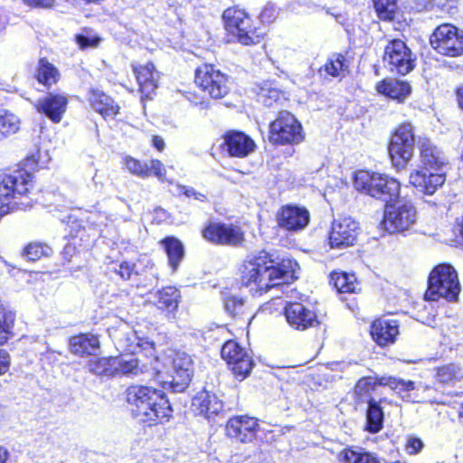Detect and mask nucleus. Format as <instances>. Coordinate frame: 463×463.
Listing matches in <instances>:
<instances>
[{"label":"nucleus","mask_w":463,"mask_h":463,"mask_svg":"<svg viewBox=\"0 0 463 463\" xmlns=\"http://www.w3.org/2000/svg\"><path fill=\"white\" fill-rule=\"evenodd\" d=\"M296 262L290 260L280 265H275L273 260L266 251L249 256L240 268L241 281L249 288L251 295H262L269 289L284 285L288 279L293 278Z\"/></svg>","instance_id":"f257e3e1"},{"label":"nucleus","mask_w":463,"mask_h":463,"mask_svg":"<svg viewBox=\"0 0 463 463\" xmlns=\"http://www.w3.org/2000/svg\"><path fill=\"white\" fill-rule=\"evenodd\" d=\"M126 401L133 416L140 421L152 423L172 416V407L162 390L131 385L126 391Z\"/></svg>","instance_id":"f03ea898"},{"label":"nucleus","mask_w":463,"mask_h":463,"mask_svg":"<svg viewBox=\"0 0 463 463\" xmlns=\"http://www.w3.org/2000/svg\"><path fill=\"white\" fill-rule=\"evenodd\" d=\"M386 385L396 392L403 401L409 402H421L425 401L424 397L419 394V392L428 390L427 387L416 385L412 381H405L395 377H382L379 381L373 377H364L360 379L354 387V395L359 402L369 403L374 401L372 398L373 392L378 386Z\"/></svg>","instance_id":"7ed1b4c3"},{"label":"nucleus","mask_w":463,"mask_h":463,"mask_svg":"<svg viewBox=\"0 0 463 463\" xmlns=\"http://www.w3.org/2000/svg\"><path fill=\"white\" fill-rule=\"evenodd\" d=\"M192 359L184 352L170 351L163 357V369L155 367L164 385L175 392L184 391L192 378Z\"/></svg>","instance_id":"20e7f679"},{"label":"nucleus","mask_w":463,"mask_h":463,"mask_svg":"<svg viewBox=\"0 0 463 463\" xmlns=\"http://www.w3.org/2000/svg\"><path fill=\"white\" fill-rule=\"evenodd\" d=\"M354 186L356 190L390 203L400 194L398 180L385 174L361 170L355 173Z\"/></svg>","instance_id":"39448f33"},{"label":"nucleus","mask_w":463,"mask_h":463,"mask_svg":"<svg viewBox=\"0 0 463 463\" xmlns=\"http://www.w3.org/2000/svg\"><path fill=\"white\" fill-rule=\"evenodd\" d=\"M429 287L426 297L430 300L439 298L448 301H456L460 292L458 272L450 264L443 263L436 266L430 274Z\"/></svg>","instance_id":"423d86ee"},{"label":"nucleus","mask_w":463,"mask_h":463,"mask_svg":"<svg viewBox=\"0 0 463 463\" xmlns=\"http://www.w3.org/2000/svg\"><path fill=\"white\" fill-rule=\"evenodd\" d=\"M415 136L411 124L400 125L392 136L388 153L392 165L398 169H403L411 160L414 153Z\"/></svg>","instance_id":"0eeeda50"},{"label":"nucleus","mask_w":463,"mask_h":463,"mask_svg":"<svg viewBox=\"0 0 463 463\" xmlns=\"http://www.w3.org/2000/svg\"><path fill=\"white\" fill-rule=\"evenodd\" d=\"M417 221V211L411 201L398 200L387 203L382 225L390 233L410 230Z\"/></svg>","instance_id":"6e6552de"},{"label":"nucleus","mask_w":463,"mask_h":463,"mask_svg":"<svg viewBox=\"0 0 463 463\" xmlns=\"http://www.w3.org/2000/svg\"><path fill=\"white\" fill-rule=\"evenodd\" d=\"M227 32L244 45L256 44L260 42L264 32L251 27L250 18L241 10L227 9L223 13Z\"/></svg>","instance_id":"1a4fd4ad"},{"label":"nucleus","mask_w":463,"mask_h":463,"mask_svg":"<svg viewBox=\"0 0 463 463\" xmlns=\"http://www.w3.org/2000/svg\"><path fill=\"white\" fill-rule=\"evenodd\" d=\"M32 175L25 171H17L12 175H0V203L9 208V204L24 209L27 203L16 201L24 195L32 186Z\"/></svg>","instance_id":"9d476101"},{"label":"nucleus","mask_w":463,"mask_h":463,"mask_svg":"<svg viewBox=\"0 0 463 463\" xmlns=\"http://www.w3.org/2000/svg\"><path fill=\"white\" fill-rule=\"evenodd\" d=\"M194 81L213 99H222L230 91L228 75L209 63H204L196 69Z\"/></svg>","instance_id":"9b49d317"},{"label":"nucleus","mask_w":463,"mask_h":463,"mask_svg":"<svg viewBox=\"0 0 463 463\" xmlns=\"http://www.w3.org/2000/svg\"><path fill=\"white\" fill-rule=\"evenodd\" d=\"M430 43L439 54L460 56L463 54V31L450 24H441L430 35Z\"/></svg>","instance_id":"f8f14e48"},{"label":"nucleus","mask_w":463,"mask_h":463,"mask_svg":"<svg viewBox=\"0 0 463 463\" xmlns=\"http://www.w3.org/2000/svg\"><path fill=\"white\" fill-rule=\"evenodd\" d=\"M304 139L301 124L288 111L279 113L269 125V140L272 143L287 145L298 144Z\"/></svg>","instance_id":"ddd939ff"},{"label":"nucleus","mask_w":463,"mask_h":463,"mask_svg":"<svg viewBox=\"0 0 463 463\" xmlns=\"http://www.w3.org/2000/svg\"><path fill=\"white\" fill-rule=\"evenodd\" d=\"M383 61L391 71L402 75L409 73L414 68L412 53L402 40H393L386 45Z\"/></svg>","instance_id":"4468645a"},{"label":"nucleus","mask_w":463,"mask_h":463,"mask_svg":"<svg viewBox=\"0 0 463 463\" xmlns=\"http://www.w3.org/2000/svg\"><path fill=\"white\" fill-rule=\"evenodd\" d=\"M202 234L206 241L215 244L237 247L244 241L243 232L233 224L211 222L203 230Z\"/></svg>","instance_id":"2eb2a0df"},{"label":"nucleus","mask_w":463,"mask_h":463,"mask_svg":"<svg viewBox=\"0 0 463 463\" xmlns=\"http://www.w3.org/2000/svg\"><path fill=\"white\" fill-rule=\"evenodd\" d=\"M222 357L236 377L244 379L251 371L253 362L249 353L235 341H227L222 348Z\"/></svg>","instance_id":"dca6fc26"},{"label":"nucleus","mask_w":463,"mask_h":463,"mask_svg":"<svg viewBox=\"0 0 463 463\" xmlns=\"http://www.w3.org/2000/svg\"><path fill=\"white\" fill-rule=\"evenodd\" d=\"M360 225L350 216L335 220L329 235V244L333 249L352 246L357 240Z\"/></svg>","instance_id":"f3484780"},{"label":"nucleus","mask_w":463,"mask_h":463,"mask_svg":"<svg viewBox=\"0 0 463 463\" xmlns=\"http://www.w3.org/2000/svg\"><path fill=\"white\" fill-rule=\"evenodd\" d=\"M310 221L307 209L295 204L282 206L277 213L278 225L288 232L304 230Z\"/></svg>","instance_id":"a211bd4d"},{"label":"nucleus","mask_w":463,"mask_h":463,"mask_svg":"<svg viewBox=\"0 0 463 463\" xmlns=\"http://www.w3.org/2000/svg\"><path fill=\"white\" fill-rule=\"evenodd\" d=\"M446 180L444 171H434L426 168L413 170L410 175V184L420 193L432 195Z\"/></svg>","instance_id":"6ab92c4d"},{"label":"nucleus","mask_w":463,"mask_h":463,"mask_svg":"<svg viewBox=\"0 0 463 463\" xmlns=\"http://www.w3.org/2000/svg\"><path fill=\"white\" fill-rule=\"evenodd\" d=\"M288 324L296 330H306L318 324L316 313L298 302L288 303L284 307Z\"/></svg>","instance_id":"aec40b11"},{"label":"nucleus","mask_w":463,"mask_h":463,"mask_svg":"<svg viewBox=\"0 0 463 463\" xmlns=\"http://www.w3.org/2000/svg\"><path fill=\"white\" fill-rule=\"evenodd\" d=\"M68 99L61 94L49 93L37 100L35 108L38 112L44 114L52 122L58 123L61 120L66 111Z\"/></svg>","instance_id":"412c9836"},{"label":"nucleus","mask_w":463,"mask_h":463,"mask_svg":"<svg viewBox=\"0 0 463 463\" xmlns=\"http://www.w3.org/2000/svg\"><path fill=\"white\" fill-rule=\"evenodd\" d=\"M258 426L256 419L239 416L229 420L226 424V432L230 437L241 442H247L253 439Z\"/></svg>","instance_id":"4be33fe9"},{"label":"nucleus","mask_w":463,"mask_h":463,"mask_svg":"<svg viewBox=\"0 0 463 463\" xmlns=\"http://www.w3.org/2000/svg\"><path fill=\"white\" fill-rule=\"evenodd\" d=\"M133 71L136 75L137 81L139 85V91L142 99H151L157 88L158 72L155 65L151 62L146 64L132 65Z\"/></svg>","instance_id":"5701e85b"},{"label":"nucleus","mask_w":463,"mask_h":463,"mask_svg":"<svg viewBox=\"0 0 463 463\" xmlns=\"http://www.w3.org/2000/svg\"><path fill=\"white\" fill-rule=\"evenodd\" d=\"M419 149L422 168L434 171H444L443 166L446 164V157L443 152L431 143L429 138L420 137Z\"/></svg>","instance_id":"b1692460"},{"label":"nucleus","mask_w":463,"mask_h":463,"mask_svg":"<svg viewBox=\"0 0 463 463\" xmlns=\"http://www.w3.org/2000/svg\"><path fill=\"white\" fill-rule=\"evenodd\" d=\"M224 146L227 153L234 157H246L256 147L254 141L247 135L239 131H230L224 136Z\"/></svg>","instance_id":"393cba45"},{"label":"nucleus","mask_w":463,"mask_h":463,"mask_svg":"<svg viewBox=\"0 0 463 463\" xmlns=\"http://www.w3.org/2000/svg\"><path fill=\"white\" fill-rule=\"evenodd\" d=\"M192 407L195 413L210 419L222 411L223 404L215 393L202 391L194 397Z\"/></svg>","instance_id":"a878e982"},{"label":"nucleus","mask_w":463,"mask_h":463,"mask_svg":"<svg viewBox=\"0 0 463 463\" xmlns=\"http://www.w3.org/2000/svg\"><path fill=\"white\" fill-rule=\"evenodd\" d=\"M399 325L394 319L380 318L371 326V335L373 340L381 346L393 344L399 334Z\"/></svg>","instance_id":"bb28decb"},{"label":"nucleus","mask_w":463,"mask_h":463,"mask_svg":"<svg viewBox=\"0 0 463 463\" xmlns=\"http://www.w3.org/2000/svg\"><path fill=\"white\" fill-rule=\"evenodd\" d=\"M376 90L379 94L403 102L411 94L409 83L395 79H385L376 84Z\"/></svg>","instance_id":"cd10ccee"},{"label":"nucleus","mask_w":463,"mask_h":463,"mask_svg":"<svg viewBox=\"0 0 463 463\" xmlns=\"http://www.w3.org/2000/svg\"><path fill=\"white\" fill-rule=\"evenodd\" d=\"M180 298V291L170 286L155 292L152 302L159 310L172 314L177 309Z\"/></svg>","instance_id":"c85d7f7f"},{"label":"nucleus","mask_w":463,"mask_h":463,"mask_svg":"<svg viewBox=\"0 0 463 463\" xmlns=\"http://www.w3.org/2000/svg\"><path fill=\"white\" fill-rule=\"evenodd\" d=\"M69 346L71 353L75 355H92L99 348V340L95 335L80 334L70 338Z\"/></svg>","instance_id":"c756f323"},{"label":"nucleus","mask_w":463,"mask_h":463,"mask_svg":"<svg viewBox=\"0 0 463 463\" xmlns=\"http://www.w3.org/2000/svg\"><path fill=\"white\" fill-rule=\"evenodd\" d=\"M88 99L92 109L104 118H112L118 112V106L101 90H91Z\"/></svg>","instance_id":"7c9ffc66"},{"label":"nucleus","mask_w":463,"mask_h":463,"mask_svg":"<svg viewBox=\"0 0 463 463\" xmlns=\"http://www.w3.org/2000/svg\"><path fill=\"white\" fill-rule=\"evenodd\" d=\"M118 345L122 351L130 354H136L141 350L152 352L155 349L153 342L141 338L137 332L132 330L123 335L118 341Z\"/></svg>","instance_id":"2f4dec72"},{"label":"nucleus","mask_w":463,"mask_h":463,"mask_svg":"<svg viewBox=\"0 0 463 463\" xmlns=\"http://www.w3.org/2000/svg\"><path fill=\"white\" fill-rule=\"evenodd\" d=\"M112 366L115 375H138L143 373L138 360L133 356H113Z\"/></svg>","instance_id":"473e14b6"},{"label":"nucleus","mask_w":463,"mask_h":463,"mask_svg":"<svg viewBox=\"0 0 463 463\" xmlns=\"http://www.w3.org/2000/svg\"><path fill=\"white\" fill-rule=\"evenodd\" d=\"M331 281L335 289L340 293H354L359 289V284L354 274L334 272L331 275Z\"/></svg>","instance_id":"72a5a7b5"},{"label":"nucleus","mask_w":463,"mask_h":463,"mask_svg":"<svg viewBox=\"0 0 463 463\" xmlns=\"http://www.w3.org/2000/svg\"><path fill=\"white\" fill-rule=\"evenodd\" d=\"M383 412L379 402L370 401L366 411V430L372 433L380 431L383 428Z\"/></svg>","instance_id":"f704fd0d"},{"label":"nucleus","mask_w":463,"mask_h":463,"mask_svg":"<svg viewBox=\"0 0 463 463\" xmlns=\"http://www.w3.org/2000/svg\"><path fill=\"white\" fill-rule=\"evenodd\" d=\"M60 77L58 70L45 58L40 59L37 69V80L45 86L55 84Z\"/></svg>","instance_id":"c9c22d12"},{"label":"nucleus","mask_w":463,"mask_h":463,"mask_svg":"<svg viewBox=\"0 0 463 463\" xmlns=\"http://www.w3.org/2000/svg\"><path fill=\"white\" fill-rule=\"evenodd\" d=\"M163 242L168 256L169 265L173 271H175L184 258L183 244L175 238H167Z\"/></svg>","instance_id":"e433bc0d"},{"label":"nucleus","mask_w":463,"mask_h":463,"mask_svg":"<svg viewBox=\"0 0 463 463\" xmlns=\"http://www.w3.org/2000/svg\"><path fill=\"white\" fill-rule=\"evenodd\" d=\"M19 118L8 110H0V139L16 133L20 128Z\"/></svg>","instance_id":"4c0bfd02"},{"label":"nucleus","mask_w":463,"mask_h":463,"mask_svg":"<svg viewBox=\"0 0 463 463\" xmlns=\"http://www.w3.org/2000/svg\"><path fill=\"white\" fill-rule=\"evenodd\" d=\"M347 70L345 58L342 54H333L328 58L321 71L332 77H344Z\"/></svg>","instance_id":"58836bf2"},{"label":"nucleus","mask_w":463,"mask_h":463,"mask_svg":"<svg viewBox=\"0 0 463 463\" xmlns=\"http://www.w3.org/2000/svg\"><path fill=\"white\" fill-rule=\"evenodd\" d=\"M340 458L343 463H381L380 460L371 453L351 449H344L340 453Z\"/></svg>","instance_id":"ea45409f"},{"label":"nucleus","mask_w":463,"mask_h":463,"mask_svg":"<svg viewBox=\"0 0 463 463\" xmlns=\"http://www.w3.org/2000/svg\"><path fill=\"white\" fill-rule=\"evenodd\" d=\"M463 378V370L455 364H449L437 369L436 379L441 383H453Z\"/></svg>","instance_id":"a19ab883"},{"label":"nucleus","mask_w":463,"mask_h":463,"mask_svg":"<svg viewBox=\"0 0 463 463\" xmlns=\"http://www.w3.org/2000/svg\"><path fill=\"white\" fill-rule=\"evenodd\" d=\"M14 314L0 306V345L13 335Z\"/></svg>","instance_id":"79ce46f5"},{"label":"nucleus","mask_w":463,"mask_h":463,"mask_svg":"<svg viewBox=\"0 0 463 463\" xmlns=\"http://www.w3.org/2000/svg\"><path fill=\"white\" fill-rule=\"evenodd\" d=\"M113 356L95 358L89 361L88 367L90 372L97 375H115V369L112 366Z\"/></svg>","instance_id":"37998d69"},{"label":"nucleus","mask_w":463,"mask_h":463,"mask_svg":"<svg viewBox=\"0 0 463 463\" xmlns=\"http://www.w3.org/2000/svg\"><path fill=\"white\" fill-rule=\"evenodd\" d=\"M122 164L124 167L132 175L141 178H147L149 176L148 164L142 162L130 156H124L122 157Z\"/></svg>","instance_id":"c03bdc74"},{"label":"nucleus","mask_w":463,"mask_h":463,"mask_svg":"<svg viewBox=\"0 0 463 463\" xmlns=\"http://www.w3.org/2000/svg\"><path fill=\"white\" fill-rule=\"evenodd\" d=\"M378 16L383 20H392L396 11V0H373Z\"/></svg>","instance_id":"a18cd8bd"},{"label":"nucleus","mask_w":463,"mask_h":463,"mask_svg":"<svg viewBox=\"0 0 463 463\" xmlns=\"http://www.w3.org/2000/svg\"><path fill=\"white\" fill-rule=\"evenodd\" d=\"M52 249L45 244L33 242L30 243L24 251L25 257L32 261L40 260L42 257L49 256Z\"/></svg>","instance_id":"49530a36"},{"label":"nucleus","mask_w":463,"mask_h":463,"mask_svg":"<svg viewBox=\"0 0 463 463\" xmlns=\"http://www.w3.org/2000/svg\"><path fill=\"white\" fill-rule=\"evenodd\" d=\"M224 308L232 317L244 313V300L235 296L227 297L224 300Z\"/></svg>","instance_id":"de8ad7c7"},{"label":"nucleus","mask_w":463,"mask_h":463,"mask_svg":"<svg viewBox=\"0 0 463 463\" xmlns=\"http://www.w3.org/2000/svg\"><path fill=\"white\" fill-rule=\"evenodd\" d=\"M77 44L80 49L97 47L100 42V38L90 33L76 35Z\"/></svg>","instance_id":"09e8293b"},{"label":"nucleus","mask_w":463,"mask_h":463,"mask_svg":"<svg viewBox=\"0 0 463 463\" xmlns=\"http://www.w3.org/2000/svg\"><path fill=\"white\" fill-rule=\"evenodd\" d=\"M149 175H154L160 182H166V169L164 164L157 160L152 159L148 164Z\"/></svg>","instance_id":"8fccbe9b"},{"label":"nucleus","mask_w":463,"mask_h":463,"mask_svg":"<svg viewBox=\"0 0 463 463\" xmlns=\"http://www.w3.org/2000/svg\"><path fill=\"white\" fill-rule=\"evenodd\" d=\"M278 14L279 11L277 7L272 4H268L260 13V18L262 23L269 24L277 18Z\"/></svg>","instance_id":"3c124183"},{"label":"nucleus","mask_w":463,"mask_h":463,"mask_svg":"<svg viewBox=\"0 0 463 463\" xmlns=\"http://www.w3.org/2000/svg\"><path fill=\"white\" fill-rule=\"evenodd\" d=\"M279 97L280 92L277 90H269L268 91L263 90L260 95V98L262 99V101L266 106H271L272 100L277 101Z\"/></svg>","instance_id":"603ef678"},{"label":"nucleus","mask_w":463,"mask_h":463,"mask_svg":"<svg viewBox=\"0 0 463 463\" xmlns=\"http://www.w3.org/2000/svg\"><path fill=\"white\" fill-rule=\"evenodd\" d=\"M178 189L187 197H194L195 200L200 202H204L207 200L206 194L197 192L192 187L179 186Z\"/></svg>","instance_id":"864d4df0"},{"label":"nucleus","mask_w":463,"mask_h":463,"mask_svg":"<svg viewBox=\"0 0 463 463\" xmlns=\"http://www.w3.org/2000/svg\"><path fill=\"white\" fill-rule=\"evenodd\" d=\"M423 447V443L420 439L410 438L406 445V450L409 454L419 452Z\"/></svg>","instance_id":"5fc2aeb1"},{"label":"nucleus","mask_w":463,"mask_h":463,"mask_svg":"<svg viewBox=\"0 0 463 463\" xmlns=\"http://www.w3.org/2000/svg\"><path fill=\"white\" fill-rule=\"evenodd\" d=\"M57 0H23V2L30 6L50 8Z\"/></svg>","instance_id":"6e6d98bb"},{"label":"nucleus","mask_w":463,"mask_h":463,"mask_svg":"<svg viewBox=\"0 0 463 463\" xmlns=\"http://www.w3.org/2000/svg\"><path fill=\"white\" fill-rule=\"evenodd\" d=\"M134 266L129 262H122L119 266L118 273L124 279H129L133 272Z\"/></svg>","instance_id":"4d7b16f0"},{"label":"nucleus","mask_w":463,"mask_h":463,"mask_svg":"<svg viewBox=\"0 0 463 463\" xmlns=\"http://www.w3.org/2000/svg\"><path fill=\"white\" fill-rule=\"evenodd\" d=\"M10 365V358L7 352L0 350V375L5 373Z\"/></svg>","instance_id":"13d9d810"},{"label":"nucleus","mask_w":463,"mask_h":463,"mask_svg":"<svg viewBox=\"0 0 463 463\" xmlns=\"http://www.w3.org/2000/svg\"><path fill=\"white\" fill-rule=\"evenodd\" d=\"M153 146L158 150L163 151L165 148V141L164 139L159 136H154L152 138Z\"/></svg>","instance_id":"bf43d9fd"},{"label":"nucleus","mask_w":463,"mask_h":463,"mask_svg":"<svg viewBox=\"0 0 463 463\" xmlns=\"http://www.w3.org/2000/svg\"><path fill=\"white\" fill-rule=\"evenodd\" d=\"M9 458V452L8 450L0 446V463H7V460Z\"/></svg>","instance_id":"052dcab7"},{"label":"nucleus","mask_w":463,"mask_h":463,"mask_svg":"<svg viewBox=\"0 0 463 463\" xmlns=\"http://www.w3.org/2000/svg\"><path fill=\"white\" fill-rule=\"evenodd\" d=\"M457 99L459 108L463 110V87L457 90Z\"/></svg>","instance_id":"680f3d73"},{"label":"nucleus","mask_w":463,"mask_h":463,"mask_svg":"<svg viewBox=\"0 0 463 463\" xmlns=\"http://www.w3.org/2000/svg\"><path fill=\"white\" fill-rule=\"evenodd\" d=\"M458 413H459V418H460V420H462V422H463V402H462V403H461V406H460V409H459Z\"/></svg>","instance_id":"e2e57ef3"},{"label":"nucleus","mask_w":463,"mask_h":463,"mask_svg":"<svg viewBox=\"0 0 463 463\" xmlns=\"http://www.w3.org/2000/svg\"><path fill=\"white\" fill-rule=\"evenodd\" d=\"M458 226H459V231H460V233L463 237V216H462V219L460 221V222H458Z\"/></svg>","instance_id":"0e129e2a"},{"label":"nucleus","mask_w":463,"mask_h":463,"mask_svg":"<svg viewBox=\"0 0 463 463\" xmlns=\"http://www.w3.org/2000/svg\"><path fill=\"white\" fill-rule=\"evenodd\" d=\"M97 177H98V175L97 173L94 175V176L92 177V181L94 182L95 184H98V181H97Z\"/></svg>","instance_id":"69168bd1"}]
</instances>
